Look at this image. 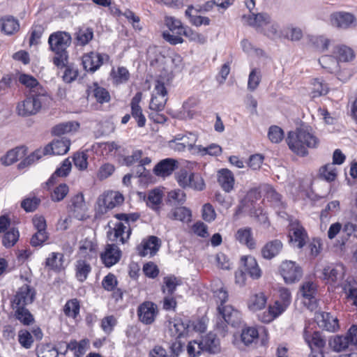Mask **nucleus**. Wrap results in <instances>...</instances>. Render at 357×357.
Returning a JSON list of instances; mask_svg holds the SVG:
<instances>
[{
	"mask_svg": "<svg viewBox=\"0 0 357 357\" xmlns=\"http://www.w3.org/2000/svg\"><path fill=\"white\" fill-rule=\"evenodd\" d=\"M286 140L289 149L301 156L307 154V148H316L319 142L312 129L308 127H302L296 132H289Z\"/></svg>",
	"mask_w": 357,
	"mask_h": 357,
	"instance_id": "nucleus-1",
	"label": "nucleus"
},
{
	"mask_svg": "<svg viewBox=\"0 0 357 357\" xmlns=\"http://www.w3.org/2000/svg\"><path fill=\"white\" fill-rule=\"evenodd\" d=\"M49 101L50 98L45 92L32 93L24 100L17 104V112L22 116L35 115Z\"/></svg>",
	"mask_w": 357,
	"mask_h": 357,
	"instance_id": "nucleus-2",
	"label": "nucleus"
},
{
	"mask_svg": "<svg viewBox=\"0 0 357 357\" xmlns=\"http://www.w3.org/2000/svg\"><path fill=\"white\" fill-rule=\"evenodd\" d=\"M197 139L198 135L195 132H181L169 141V146L175 151L183 152L188 149L192 154H196L199 146L196 145Z\"/></svg>",
	"mask_w": 357,
	"mask_h": 357,
	"instance_id": "nucleus-3",
	"label": "nucleus"
},
{
	"mask_svg": "<svg viewBox=\"0 0 357 357\" xmlns=\"http://www.w3.org/2000/svg\"><path fill=\"white\" fill-rule=\"evenodd\" d=\"M176 179L179 185L183 188L202 190L205 187L204 181L199 174L188 172L185 169H181L178 172Z\"/></svg>",
	"mask_w": 357,
	"mask_h": 357,
	"instance_id": "nucleus-4",
	"label": "nucleus"
},
{
	"mask_svg": "<svg viewBox=\"0 0 357 357\" xmlns=\"http://www.w3.org/2000/svg\"><path fill=\"white\" fill-rule=\"evenodd\" d=\"M87 211L88 207L83 194L78 193L70 199L68 206L70 217H73L79 220H86L88 218Z\"/></svg>",
	"mask_w": 357,
	"mask_h": 357,
	"instance_id": "nucleus-5",
	"label": "nucleus"
},
{
	"mask_svg": "<svg viewBox=\"0 0 357 357\" xmlns=\"http://www.w3.org/2000/svg\"><path fill=\"white\" fill-rule=\"evenodd\" d=\"M303 302L309 309L314 310L317 306V285L311 280L303 282L299 289Z\"/></svg>",
	"mask_w": 357,
	"mask_h": 357,
	"instance_id": "nucleus-6",
	"label": "nucleus"
},
{
	"mask_svg": "<svg viewBox=\"0 0 357 357\" xmlns=\"http://www.w3.org/2000/svg\"><path fill=\"white\" fill-rule=\"evenodd\" d=\"M167 91L165 84L160 80H156L149 104L150 109L155 112L162 111L167 100Z\"/></svg>",
	"mask_w": 357,
	"mask_h": 357,
	"instance_id": "nucleus-7",
	"label": "nucleus"
},
{
	"mask_svg": "<svg viewBox=\"0 0 357 357\" xmlns=\"http://www.w3.org/2000/svg\"><path fill=\"white\" fill-rule=\"evenodd\" d=\"M35 296L34 289L28 284H24L17 289L13 299L11 301L13 309L24 307L32 303Z\"/></svg>",
	"mask_w": 357,
	"mask_h": 357,
	"instance_id": "nucleus-8",
	"label": "nucleus"
},
{
	"mask_svg": "<svg viewBox=\"0 0 357 357\" xmlns=\"http://www.w3.org/2000/svg\"><path fill=\"white\" fill-rule=\"evenodd\" d=\"M124 202L123 195L118 191H107L98 199L100 211L106 213L107 209H112L122 204Z\"/></svg>",
	"mask_w": 357,
	"mask_h": 357,
	"instance_id": "nucleus-9",
	"label": "nucleus"
},
{
	"mask_svg": "<svg viewBox=\"0 0 357 357\" xmlns=\"http://www.w3.org/2000/svg\"><path fill=\"white\" fill-rule=\"evenodd\" d=\"M72 38L69 33L56 31L52 33L48 39L50 50L54 53L67 52L66 49L71 44Z\"/></svg>",
	"mask_w": 357,
	"mask_h": 357,
	"instance_id": "nucleus-10",
	"label": "nucleus"
},
{
	"mask_svg": "<svg viewBox=\"0 0 357 357\" xmlns=\"http://www.w3.org/2000/svg\"><path fill=\"white\" fill-rule=\"evenodd\" d=\"M356 17L350 13L335 12L330 15L331 26L339 29H348L356 26Z\"/></svg>",
	"mask_w": 357,
	"mask_h": 357,
	"instance_id": "nucleus-11",
	"label": "nucleus"
},
{
	"mask_svg": "<svg viewBox=\"0 0 357 357\" xmlns=\"http://www.w3.org/2000/svg\"><path fill=\"white\" fill-rule=\"evenodd\" d=\"M280 273L286 283H294L302 277L301 268L292 261H284L280 268Z\"/></svg>",
	"mask_w": 357,
	"mask_h": 357,
	"instance_id": "nucleus-12",
	"label": "nucleus"
},
{
	"mask_svg": "<svg viewBox=\"0 0 357 357\" xmlns=\"http://www.w3.org/2000/svg\"><path fill=\"white\" fill-rule=\"evenodd\" d=\"M131 234V229L129 222H119L115 224L114 227L108 231L107 236L111 241L125 243L129 238Z\"/></svg>",
	"mask_w": 357,
	"mask_h": 357,
	"instance_id": "nucleus-13",
	"label": "nucleus"
},
{
	"mask_svg": "<svg viewBox=\"0 0 357 357\" xmlns=\"http://www.w3.org/2000/svg\"><path fill=\"white\" fill-rule=\"evenodd\" d=\"M290 242L296 244L298 248H303L307 238V235L299 222L296 220H291L289 225Z\"/></svg>",
	"mask_w": 357,
	"mask_h": 357,
	"instance_id": "nucleus-14",
	"label": "nucleus"
},
{
	"mask_svg": "<svg viewBox=\"0 0 357 357\" xmlns=\"http://www.w3.org/2000/svg\"><path fill=\"white\" fill-rule=\"evenodd\" d=\"M108 59L109 56L107 54L91 52L83 55L82 64L86 71L93 73L100 67L104 60Z\"/></svg>",
	"mask_w": 357,
	"mask_h": 357,
	"instance_id": "nucleus-15",
	"label": "nucleus"
},
{
	"mask_svg": "<svg viewBox=\"0 0 357 357\" xmlns=\"http://www.w3.org/2000/svg\"><path fill=\"white\" fill-rule=\"evenodd\" d=\"M218 314L222 317L226 323L236 326L241 322V315L238 310L234 309L230 305L225 306L218 305L217 307Z\"/></svg>",
	"mask_w": 357,
	"mask_h": 357,
	"instance_id": "nucleus-16",
	"label": "nucleus"
},
{
	"mask_svg": "<svg viewBox=\"0 0 357 357\" xmlns=\"http://www.w3.org/2000/svg\"><path fill=\"white\" fill-rule=\"evenodd\" d=\"M157 312L156 305L149 301L141 304L137 310L139 320L145 324H152L155 320Z\"/></svg>",
	"mask_w": 357,
	"mask_h": 357,
	"instance_id": "nucleus-17",
	"label": "nucleus"
},
{
	"mask_svg": "<svg viewBox=\"0 0 357 357\" xmlns=\"http://www.w3.org/2000/svg\"><path fill=\"white\" fill-rule=\"evenodd\" d=\"M161 245L160 238L155 236H151L148 239L144 240L137 246V251L140 256L145 257L148 255L153 256L158 251Z\"/></svg>",
	"mask_w": 357,
	"mask_h": 357,
	"instance_id": "nucleus-18",
	"label": "nucleus"
},
{
	"mask_svg": "<svg viewBox=\"0 0 357 357\" xmlns=\"http://www.w3.org/2000/svg\"><path fill=\"white\" fill-rule=\"evenodd\" d=\"M316 320L320 328L335 332L339 329L338 319L328 312H319L316 314Z\"/></svg>",
	"mask_w": 357,
	"mask_h": 357,
	"instance_id": "nucleus-19",
	"label": "nucleus"
},
{
	"mask_svg": "<svg viewBox=\"0 0 357 357\" xmlns=\"http://www.w3.org/2000/svg\"><path fill=\"white\" fill-rule=\"evenodd\" d=\"M121 257V251L115 244H107L100 257L107 267H110L119 262Z\"/></svg>",
	"mask_w": 357,
	"mask_h": 357,
	"instance_id": "nucleus-20",
	"label": "nucleus"
},
{
	"mask_svg": "<svg viewBox=\"0 0 357 357\" xmlns=\"http://www.w3.org/2000/svg\"><path fill=\"white\" fill-rule=\"evenodd\" d=\"M70 142L66 137L56 139L45 147L43 154L63 155L66 153L70 149Z\"/></svg>",
	"mask_w": 357,
	"mask_h": 357,
	"instance_id": "nucleus-21",
	"label": "nucleus"
},
{
	"mask_svg": "<svg viewBox=\"0 0 357 357\" xmlns=\"http://www.w3.org/2000/svg\"><path fill=\"white\" fill-rule=\"evenodd\" d=\"M344 267L342 264H331L324 268L323 279L331 282L342 280L344 275Z\"/></svg>",
	"mask_w": 357,
	"mask_h": 357,
	"instance_id": "nucleus-22",
	"label": "nucleus"
},
{
	"mask_svg": "<svg viewBox=\"0 0 357 357\" xmlns=\"http://www.w3.org/2000/svg\"><path fill=\"white\" fill-rule=\"evenodd\" d=\"M241 261L243 264L245 271L253 280H258L261 277L262 271L258 265L256 259L252 256H243Z\"/></svg>",
	"mask_w": 357,
	"mask_h": 357,
	"instance_id": "nucleus-23",
	"label": "nucleus"
},
{
	"mask_svg": "<svg viewBox=\"0 0 357 357\" xmlns=\"http://www.w3.org/2000/svg\"><path fill=\"white\" fill-rule=\"evenodd\" d=\"M142 94L141 92L137 93L135 96L132 98L130 102L131 107V114L132 116L135 119L137 122L139 127H144L146 123V118L142 113V109L139 105V102L142 100Z\"/></svg>",
	"mask_w": 357,
	"mask_h": 357,
	"instance_id": "nucleus-24",
	"label": "nucleus"
},
{
	"mask_svg": "<svg viewBox=\"0 0 357 357\" xmlns=\"http://www.w3.org/2000/svg\"><path fill=\"white\" fill-rule=\"evenodd\" d=\"M178 162L173 158H166L160 161L154 167L157 176L165 177L170 175L177 167Z\"/></svg>",
	"mask_w": 357,
	"mask_h": 357,
	"instance_id": "nucleus-25",
	"label": "nucleus"
},
{
	"mask_svg": "<svg viewBox=\"0 0 357 357\" xmlns=\"http://www.w3.org/2000/svg\"><path fill=\"white\" fill-rule=\"evenodd\" d=\"M283 245L281 241L275 239L267 242L261 248V254L266 259H272L282 250Z\"/></svg>",
	"mask_w": 357,
	"mask_h": 357,
	"instance_id": "nucleus-26",
	"label": "nucleus"
},
{
	"mask_svg": "<svg viewBox=\"0 0 357 357\" xmlns=\"http://www.w3.org/2000/svg\"><path fill=\"white\" fill-rule=\"evenodd\" d=\"M235 238L240 243L246 245L250 250L256 248V243L252 236V231L250 227L238 229L235 234Z\"/></svg>",
	"mask_w": 357,
	"mask_h": 357,
	"instance_id": "nucleus-27",
	"label": "nucleus"
},
{
	"mask_svg": "<svg viewBox=\"0 0 357 357\" xmlns=\"http://www.w3.org/2000/svg\"><path fill=\"white\" fill-rule=\"evenodd\" d=\"M167 218L172 220L188 223L192 219V212L185 206L175 207L167 214Z\"/></svg>",
	"mask_w": 357,
	"mask_h": 357,
	"instance_id": "nucleus-28",
	"label": "nucleus"
},
{
	"mask_svg": "<svg viewBox=\"0 0 357 357\" xmlns=\"http://www.w3.org/2000/svg\"><path fill=\"white\" fill-rule=\"evenodd\" d=\"M218 181L222 188L227 192H229L234 185V177L231 171L222 169L218 172Z\"/></svg>",
	"mask_w": 357,
	"mask_h": 357,
	"instance_id": "nucleus-29",
	"label": "nucleus"
},
{
	"mask_svg": "<svg viewBox=\"0 0 357 357\" xmlns=\"http://www.w3.org/2000/svg\"><path fill=\"white\" fill-rule=\"evenodd\" d=\"M305 340L311 350L322 351L326 345V340L319 332H305Z\"/></svg>",
	"mask_w": 357,
	"mask_h": 357,
	"instance_id": "nucleus-30",
	"label": "nucleus"
},
{
	"mask_svg": "<svg viewBox=\"0 0 357 357\" xmlns=\"http://www.w3.org/2000/svg\"><path fill=\"white\" fill-rule=\"evenodd\" d=\"M212 291L214 300L218 306H225V303L228 301L229 295L227 290L222 285V282L220 281L215 282L212 284Z\"/></svg>",
	"mask_w": 357,
	"mask_h": 357,
	"instance_id": "nucleus-31",
	"label": "nucleus"
},
{
	"mask_svg": "<svg viewBox=\"0 0 357 357\" xmlns=\"http://www.w3.org/2000/svg\"><path fill=\"white\" fill-rule=\"evenodd\" d=\"M89 95L100 104L109 102L110 100V95L107 90L98 86L97 83H93V85L89 88Z\"/></svg>",
	"mask_w": 357,
	"mask_h": 357,
	"instance_id": "nucleus-32",
	"label": "nucleus"
},
{
	"mask_svg": "<svg viewBox=\"0 0 357 357\" xmlns=\"http://www.w3.org/2000/svg\"><path fill=\"white\" fill-rule=\"evenodd\" d=\"M26 149L23 146L16 147L10 150L7 153L1 158V162L6 165H10L17 162L26 155Z\"/></svg>",
	"mask_w": 357,
	"mask_h": 357,
	"instance_id": "nucleus-33",
	"label": "nucleus"
},
{
	"mask_svg": "<svg viewBox=\"0 0 357 357\" xmlns=\"http://www.w3.org/2000/svg\"><path fill=\"white\" fill-rule=\"evenodd\" d=\"M246 19L249 25L257 28H264L270 23L271 17L266 13H259L257 15L252 14L248 17H243Z\"/></svg>",
	"mask_w": 357,
	"mask_h": 357,
	"instance_id": "nucleus-34",
	"label": "nucleus"
},
{
	"mask_svg": "<svg viewBox=\"0 0 357 357\" xmlns=\"http://www.w3.org/2000/svg\"><path fill=\"white\" fill-rule=\"evenodd\" d=\"M202 343L206 351L210 354H217L220 351V346L219 340L213 333L208 334L203 340Z\"/></svg>",
	"mask_w": 357,
	"mask_h": 357,
	"instance_id": "nucleus-35",
	"label": "nucleus"
},
{
	"mask_svg": "<svg viewBox=\"0 0 357 357\" xmlns=\"http://www.w3.org/2000/svg\"><path fill=\"white\" fill-rule=\"evenodd\" d=\"M93 37L91 28L82 26L78 29L75 34V40L77 45L84 46L88 44Z\"/></svg>",
	"mask_w": 357,
	"mask_h": 357,
	"instance_id": "nucleus-36",
	"label": "nucleus"
},
{
	"mask_svg": "<svg viewBox=\"0 0 357 357\" xmlns=\"http://www.w3.org/2000/svg\"><path fill=\"white\" fill-rule=\"evenodd\" d=\"M96 244L92 239L86 238L84 240L79 241V256L83 257H91L96 254Z\"/></svg>",
	"mask_w": 357,
	"mask_h": 357,
	"instance_id": "nucleus-37",
	"label": "nucleus"
},
{
	"mask_svg": "<svg viewBox=\"0 0 357 357\" xmlns=\"http://www.w3.org/2000/svg\"><path fill=\"white\" fill-rule=\"evenodd\" d=\"M169 332L172 336L179 338L186 332L188 325L180 319L169 321L168 324Z\"/></svg>",
	"mask_w": 357,
	"mask_h": 357,
	"instance_id": "nucleus-38",
	"label": "nucleus"
},
{
	"mask_svg": "<svg viewBox=\"0 0 357 357\" xmlns=\"http://www.w3.org/2000/svg\"><path fill=\"white\" fill-rule=\"evenodd\" d=\"M19 82L26 86V87L29 88L31 90V93H38L42 92H45L40 85L39 84L38 82L36 79H35L33 76L22 74L19 77Z\"/></svg>",
	"mask_w": 357,
	"mask_h": 357,
	"instance_id": "nucleus-39",
	"label": "nucleus"
},
{
	"mask_svg": "<svg viewBox=\"0 0 357 357\" xmlns=\"http://www.w3.org/2000/svg\"><path fill=\"white\" fill-rule=\"evenodd\" d=\"M328 344L331 349L336 352L345 351L350 346L345 335L332 337L329 340Z\"/></svg>",
	"mask_w": 357,
	"mask_h": 357,
	"instance_id": "nucleus-40",
	"label": "nucleus"
},
{
	"mask_svg": "<svg viewBox=\"0 0 357 357\" xmlns=\"http://www.w3.org/2000/svg\"><path fill=\"white\" fill-rule=\"evenodd\" d=\"M0 26L2 31L7 35L13 34L20 28L19 22L11 16L6 17L0 20Z\"/></svg>",
	"mask_w": 357,
	"mask_h": 357,
	"instance_id": "nucleus-41",
	"label": "nucleus"
},
{
	"mask_svg": "<svg viewBox=\"0 0 357 357\" xmlns=\"http://www.w3.org/2000/svg\"><path fill=\"white\" fill-rule=\"evenodd\" d=\"M267 298L264 293L259 292L250 296L248 307L252 311H258L264 308L266 304Z\"/></svg>",
	"mask_w": 357,
	"mask_h": 357,
	"instance_id": "nucleus-42",
	"label": "nucleus"
},
{
	"mask_svg": "<svg viewBox=\"0 0 357 357\" xmlns=\"http://www.w3.org/2000/svg\"><path fill=\"white\" fill-rule=\"evenodd\" d=\"M63 255L60 252H52L46 259L45 266L54 271H60L63 268Z\"/></svg>",
	"mask_w": 357,
	"mask_h": 357,
	"instance_id": "nucleus-43",
	"label": "nucleus"
},
{
	"mask_svg": "<svg viewBox=\"0 0 357 357\" xmlns=\"http://www.w3.org/2000/svg\"><path fill=\"white\" fill-rule=\"evenodd\" d=\"M162 192L159 189L151 190L147 196V205L155 211L159 209V205L162 202Z\"/></svg>",
	"mask_w": 357,
	"mask_h": 357,
	"instance_id": "nucleus-44",
	"label": "nucleus"
},
{
	"mask_svg": "<svg viewBox=\"0 0 357 357\" xmlns=\"http://www.w3.org/2000/svg\"><path fill=\"white\" fill-rule=\"evenodd\" d=\"M312 94L314 98L326 95L328 91V87L321 78H314L312 83Z\"/></svg>",
	"mask_w": 357,
	"mask_h": 357,
	"instance_id": "nucleus-45",
	"label": "nucleus"
},
{
	"mask_svg": "<svg viewBox=\"0 0 357 357\" xmlns=\"http://www.w3.org/2000/svg\"><path fill=\"white\" fill-rule=\"evenodd\" d=\"M91 270V266L86 260H78L76 264V278L79 281L84 282L87 278Z\"/></svg>",
	"mask_w": 357,
	"mask_h": 357,
	"instance_id": "nucleus-46",
	"label": "nucleus"
},
{
	"mask_svg": "<svg viewBox=\"0 0 357 357\" xmlns=\"http://www.w3.org/2000/svg\"><path fill=\"white\" fill-rule=\"evenodd\" d=\"M319 175L327 181H333L337 177V169L334 164L328 163L320 167Z\"/></svg>",
	"mask_w": 357,
	"mask_h": 357,
	"instance_id": "nucleus-47",
	"label": "nucleus"
},
{
	"mask_svg": "<svg viewBox=\"0 0 357 357\" xmlns=\"http://www.w3.org/2000/svg\"><path fill=\"white\" fill-rule=\"evenodd\" d=\"M186 201L185 193L180 190H173L168 192L167 202L171 205H181L183 204Z\"/></svg>",
	"mask_w": 357,
	"mask_h": 357,
	"instance_id": "nucleus-48",
	"label": "nucleus"
},
{
	"mask_svg": "<svg viewBox=\"0 0 357 357\" xmlns=\"http://www.w3.org/2000/svg\"><path fill=\"white\" fill-rule=\"evenodd\" d=\"M79 127L78 123L73 122H65L55 126L52 128V133L55 135H61L76 130Z\"/></svg>",
	"mask_w": 357,
	"mask_h": 357,
	"instance_id": "nucleus-49",
	"label": "nucleus"
},
{
	"mask_svg": "<svg viewBox=\"0 0 357 357\" xmlns=\"http://www.w3.org/2000/svg\"><path fill=\"white\" fill-rule=\"evenodd\" d=\"M319 63L330 73H334L338 68V61L332 56L324 55L321 56L319 59Z\"/></svg>",
	"mask_w": 357,
	"mask_h": 357,
	"instance_id": "nucleus-50",
	"label": "nucleus"
},
{
	"mask_svg": "<svg viewBox=\"0 0 357 357\" xmlns=\"http://www.w3.org/2000/svg\"><path fill=\"white\" fill-rule=\"evenodd\" d=\"M13 310H15L16 319L23 324L29 325L33 321V316L26 307L15 308Z\"/></svg>",
	"mask_w": 357,
	"mask_h": 357,
	"instance_id": "nucleus-51",
	"label": "nucleus"
},
{
	"mask_svg": "<svg viewBox=\"0 0 357 357\" xmlns=\"http://www.w3.org/2000/svg\"><path fill=\"white\" fill-rule=\"evenodd\" d=\"M258 331L255 328H247L243 330L241 333V341L245 344L249 345L258 339Z\"/></svg>",
	"mask_w": 357,
	"mask_h": 357,
	"instance_id": "nucleus-52",
	"label": "nucleus"
},
{
	"mask_svg": "<svg viewBox=\"0 0 357 357\" xmlns=\"http://www.w3.org/2000/svg\"><path fill=\"white\" fill-rule=\"evenodd\" d=\"M303 37V31L300 28L288 26L283 30L282 38L291 41H298Z\"/></svg>",
	"mask_w": 357,
	"mask_h": 357,
	"instance_id": "nucleus-53",
	"label": "nucleus"
},
{
	"mask_svg": "<svg viewBox=\"0 0 357 357\" xmlns=\"http://www.w3.org/2000/svg\"><path fill=\"white\" fill-rule=\"evenodd\" d=\"M222 153V148L216 144H212L207 147H204L199 145L197 148V153L200 155H218Z\"/></svg>",
	"mask_w": 357,
	"mask_h": 357,
	"instance_id": "nucleus-54",
	"label": "nucleus"
},
{
	"mask_svg": "<svg viewBox=\"0 0 357 357\" xmlns=\"http://www.w3.org/2000/svg\"><path fill=\"white\" fill-rule=\"evenodd\" d=\"M264 31L265 35L272 39L280 38L283 36V31H280L278 24L275 22H271V20H270L268 25L264 28Z\"/></svg>",
	"mask_w": 357,
	"mask_h": 357,
	"instance_id": "nucleus-55",
	"label": "nucleus"
},
{
	"mask_svg": "<svg viewBox=\"0 0 357 357\" xmlns=\"http://www.w3.org/2000/svg\"><path fill=\"white\" fill-rule=\"evenodd\" d=\"M69 192L68 186L65 184L62 183L60 184L59 186L55 188L53 190V192L51 194V199L53 202H61L63 200L66 195H68Z\"/></svg>",
	"mask_w": 357,
	"mask_h": 357,
	"instance_id": "nucleus-56",
	"label": "nucleus"
},
{
	"mask_svg": "<svg viewBox=\"0 0 357 357\" xmlns=\"http://www.w3.org/2000/svg\"><path fill=\"white\" fill-rule=\"evenodd\" d=\"M165 286L162 287V291L164 294L167 293L172 295L176 289V287L180 284L179 281L174 276H167L164 278Z\"/></svg>",
	"mask_w": 357,
	"mask_h": 357,
	"instance_id": "nucleus-57",
	"label": "nucleus"
},
{
	"mask_svg": "<svg viewBox=\"0 0 357 357\" xmlns=\"http://www.w3.org/2000/svg\"><path fill=\"white\" fill-rule=\"evenodd\" d=\"M19 238V232L15 229L8 231L3 236L2 243L6 248L13 247Z\"/></svg>",
	"mask_w": 357,
	"mask_h": 357,
	"instance_id": "nucleus-58",
	"label": "nucleus"
},
{
	"mask_svg": "<svg viewBox=\"0 0 357 357\" xmlns=\"http://www.w3.org/2000/svg\"><path fill=\"white\" fill-rule=\"evenodd\" d=\"M71 167L72 164L70 160L68 158L66 159L61 166L54 172V174L48 180L47 183H52L54 176H66L69 174Z\"/></svg>",
	"mask_w": 357,
	"mask_h": 357,
	"instance_id": "nucleus-59",
	"label": "nucleus"
},
{
	"mask_svg": "<svg viewBox=\"0 0 357 357\" xmlns=\"http://www.w3.org/2000/svg\"><path fill=\"white\" fill-rule=\"evenodd\" d=\"M79 312V303L77 299H73L66 303L64 312L68 317L75 318Z\"/></svg>",
	"mask_w": 357,
	"mask_h": 357,
	"instance_id": "nucleus-60",
	"label": "nucleus"
},
{
	"mask_svg": "<svg viewBox=\"0 0 357 357\" xmlns=\"http://www.w3.org/2000/svg\"><path fill=\"white\" fill-rule=\"evenodd\" d=\"M261 82V72L258 69H253L250 75L248 82V88L249 90L253 91L259 86Z\"/></svg>",
	"mask_w": 357,
	"mask_h": 357,
	"instance_id": "nucleus-61",
	"label": "nucleus"
},
{
	"mask_svg": "<svg viewBox=\"0 0 357 357\" xmlns=\"http://www.w3.org/2000/svg\"><path fill=\"white\" fill-rule=\"evenodd\" d=\"M347 298L352 302V304L357 306V283L349 282L344 288Z\"/></svg>",
	"mask_w": 357,
	"mask_h": 357,
	"instance_id": "nucleus-62",
	"label": "nucleus"
},
{
	"mask_svg": "<svg viewBox=\"0 0 357 357\" xmlns=\"http://www.w3.org/2000/svg\"><path fill=\"white\" fill-rule=\"evenodd\" d=\"M18 341L22 347L29 349L33 344V339L29 331L21 330L18 333Z\"/></svg>",
	"mask_w": 357,
	"mask_h": 357,
	"instance_id": "nucleus-63",
	"label": "nucleus"
},
{
	"mask_svg": "<svg viewBox=\"0 0 357 357\" xmlns=\"http://www.w3.org/2000/svg\"><path fill=\"white\" fill-rule=\"evenodd\" d=\"M38 357H57L58 351L51 344L42 345L38 349Z\"/></svg>",
	"mask_w": 357,
	"mask_h": 357,
	"instance_id": "nucleus-64",
	"label": "nucleus"
}]
</instances>
